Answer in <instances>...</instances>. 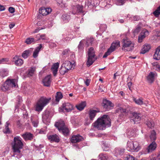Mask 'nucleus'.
<instances>
[{"label":"nucleus","mask_w":160,"mask_h":160,"mask_svg":"<svg viewBox=\"0 0 160 160\" xmlns=\"http://www.w3.org/2000/svg\"><path fill=\"white\" fill-rule=\"evenodd\" d=\"M93 126L98 130L104 129L106 127L111 126V119L108 115H104L93 123Z\"/></svg>","instance_id":"1"},{"label":"nucleus","mask_w":160,"mask_h":160,"mask_svg":"<svg viewBox=\"0 0 160 160\" xmlns=\"http://www.w3.org/2000/svg\"><path fill=\"white\" fill-rule=\"evenodd\" d=\"M12 146L13 152L20 153L23 146L21 138L19 136L14 137Z\"/></svg>","instance_id":"2"},{"label":"nucleus","mask_w":160,"mask_h":160,"mask_svg":"<svg viewBox=\"0 0 160 160\" xmlns=\"http://www.w3.org/2000/svg\"><path fill=\"white\" fill-rule=\"evenodd\" d=\"M16 80L15 79H8L1 87V89L3 91H6L11 89L12 88L16 86Z\"/></svg>","instance_id":"3"},{"label":"nucleus","mask_w":160,"mask_h":160,"mask_svg":"<svg viewBox=\"0 0 160 160\" xmlns=\"http://www.w3.org/2000/svg\"><path fill=\"white\" fill-rule=\"evenodd\" d=\"M88 59L87 62V65L89 67L92 64L96 58L95 57V51L93 48H91L88 51Z\"/></svg>","instance_id":"4"},{"label":"nucleus","mask_w":160,"mask_h":160,"mask_svg":"<svg viewBox=\"0 0 160 160\" xmlns=\"http://www.w3.org/2000/svg\"><path fill=\"white\" fill-rule=\"evenodd\" d=\"M72 63L68 61H65L62 65V67L59 70L60 73L62 75H64L65 73L68 72L70 70L72 67Z\"/></svg>","instance_id":"5"},{"label":"nucleus","mask_w":160,"mask_h":160,"mask_svg":"<svg viewBox=\"0 0 160 160\" xmlns=\"http://www.w3.org/2000/svg\"><path fill=\"white\" fill-rule=\"evenodd\" d=\"M122 43V50L125 52L130 51L133 49L134 44L130 41L123 39Z\"/></svg>","instance_id":"6"},{"label":"nucleus","mask_w":160,"mask_h":160,"mask_svg":"<svg viewBox=\"0 0 160 160\" xmlns=\"http://www.w3.org/2000/svg\"><path fill=\"white\" fill-rule=\"evenodd\" d=\"M120 46V42H113L111 44L110 47L108 49L107 51L105 53L103 58H106L107 56L113 52L116 48L119 47Z\"/></svg>","instance_id":"7"},{"label":"nucleus","mask_w":160,"mask_h":160,"mask_svg":"<svg viewBox=\"0 0 160 160\" xmlns=\"http://www.w3.org/2000/svg\"><path fill=\"white\" fill-rule=\"evenodd\" d=\"M74 108V106L70 103H64L60 108V111L64 112H69L73 110Z\"/></svg>","instance_id":"8"},{"label":"nucleus","mask_w":160,"mask_h":160,"mask_svg":"<svg viewBox=\"0 0 160 160\" xmlns=\"http://www.w3.org/2000/svg\"><path fill=\"white\" fill-rule=\"evenodd\" d=\"M102 106L105 111H108L114 107V105L110 101L104 99L103 100Z\"/></svg>","instance_id":"9"},{"label":"nucleus","mask_w":160,"mask_h":160,"mask_svg":"<svg viewBox=\"0 0 160 160\" xmlns=\"http://www.w3.org/2000/svg\"><path fill=\"white\" fill-rule=\"evenodd\" d=\"M132 116L130 118V121L131 122H133L135 124L136 122L139 121L142 117V115L139 113L136 112H133Z\"/></svg>","instance_id":"10"},{"label":"nucleus","mask_w":160,"mask_h":160,"mask_svg":"<svg viewBox=\"0 0 160 160\" xmlns=\"http://www.w3.org/2000/svg\"><path fill=\"white\" fill-rule=\"evenodd\" d=\"M83 7L82 5H77L72 8V13L73 14H78L83 13Z\"/></svg>","instance_id":"11"},{"label":"nucleus","mask_w":160,"mask_h":160,"mask_svg":"<svg viewBox=\"0 0 160 160\" xmlns=\"http://www.w3.org/2000/svg\"><path fill=\"white\" fill-rule=\"evenodd\" d=\"M51 98H47L44 97H41V111L43 108L49 103Z\"/></svg>","instance_id":"12"},{"label":"nucleus","mask_w":160,"mask_h":160,"mask_svg":"<svg viewBox=\"0 0 160 160\" xmlns=\"http://www.w3.org/2000/svg\"><path fill=\"white\" fill-rule=\"evenodd\" d=\"M51 76L48 75L45 77L42 80V82L44 86L47 87L50 86L51 82Z\"/></svg>","instance_id":"13"},{"label":"nucleus","mask_w":160,"mask_h":160,"mask_svg":"<svg viewBox=\"0 0 160 160\" xmlns=\"http://www.w3.org/2000/svg\"><path fill=\"white\" fill-rule=\"evenodd\" d=\"M83 139V137L79 134L73 135L71 138V141L72 143L79 142Z\"/></svg>","instance_id":"14"},{"label":"nucleus","mask_w":160,"mask_h":160,"mask_svg":"<svg viewBox=\"0 0 160 160\" xmlns=\"http://www.w3.org/2000/svg\"><path fill=\"white\" fill-rule=\"evenodd\" d=\"M52 9L50 8H41V14L43 16H46L50 14L52 12Z\"/></svg>","instance_id":"15"},{"label":"nucleus","mask_w":160,"mask_h":160,"mask_svg":"<svg viewBox=\"0 0 160 160\" xmlns=\"http://www.w3.org/2000/svg\"><path fill=\"white\" fill-rule=\"evenodd\" d=\"M13 61L14 62L15 64L18 66H21L23 63V60L19 58L17 56L13 58Z\"/></svg>","instance_id":"16"},{"label":"nucleus","mask_w":160,"mask_h":160,"mask_svg":"<svg viewBox=\"0 0 160 160\" xmlns=\"http://www.w3.org/2000/svg\"><path fill=\"white\" fill-rule=\"evenodd\" d=\"M21 136L25 141L31 140L33 138V135L30 132H26L22 134Z\"/></svg>","instance_id":"17"},{"label":"nucleus","mask_w":160,"mask_h":160,"mask_svg":"<svg viewBox=\"0 0 160 160\" xmlns=\"http://www.w3.org/2000/svg\"><path fill=\"white\" fill-rule=\"evenodd\" d=\"M48 138L51 142H59V138L56 134L50 135L48 137Z\"/></svg>","instance_id":"18"},{"label":"nucleus","mask_w":160,"mask_h":160,"mask_svg":"<svg viewBox=\"0 0 160 160\" xmlns=\"http://www.w3.org/2000/svg\"><path fill=\"white\" fill-rule=\"evenodd\" d=\"M55 126L58 128L59 131L60 130V129H62L66 126L64 121L62 120H59L58 122H56Z\"/></svg>","instance_id":"19"},{"label":"nucleus","mask_w":160,"mask_h":160,"mask_svg":"<svg viewBox=\"0 0 160 160\" xmlns=\"http://www.w3.org/2000/svg\"><path fill=\"white\" fill-rule=\"evenodd\" d=\"M35 70V67H31L28 69L27 71L25 73V76L26 77H30L32 76Z\"/></svg>","instance_id":"20"},{"label":"nucleus","mask_w":160,"mask_h":160,"mask_svg":"<svg viewBox=\"0 0 160 160\" xmlns=\"http://www.w3.org/2000/svg\"><path fill=\"white\" fill-rule=\"evenodd\" d=\"M157 145L156 143L154 141L152 142L149 146L148 148V152H152L156 148Z\"/></svg>","instance_id":"21"},{"label":"nucleus","mask_w":160,"mask_h":160,"mask_svg":"<svg viewBox=\"0 0 160 160\" xmlns=\"http://www.w3.org/2000/svg\"><path fill=\"white\" fill-rule=\"evenodd\" d=\"M59 66V63L58 62H57L54 63L51 68L52 70L54 76H56L57 75Z\"/></svg>","instance_id":"22"},{"label":"nucleus","mask_w":160,"mask_h":160,"mask_svg":"<svg viewBox=\"0 0 160 160\" xmlns=\"http://www.w3.org/2000/svg\"><path fill=\"white\" fill-rule=\"evenodd\" d=\"M98 112L97 111L94 110H90L88 112L89 116L91 120H93V118L96 116L97 113Z\"/></svg>","instance_id":"23"},{"label":"nucleus","mask_w":160,"mask_h":160,"mask_svg":"<svg viewBox=\"0 0 160 160\" xmlns=\"http://www.w3.org/2000/svg\"><path fill=\"white\" fill-rule=\"evenodd\" d=\"M153 58L157 60H160V46L156 49L153 55Z\"/></svg>","instance_id":"24"},{"label":"nucleus","mask_w":160,"mask_h":160,"mask_svg":"<svg viewBox=\"0 0 160 160\" xmlns=\"http://www.w3.org/2000/svg\"><path fill=\"white\" fill-rule=\"evenodd\" d=\"M8 71L6 69L1 68L0 69V76L2 78H4L8 76Z\"/></svg>","instance_id":"25"},{"label":"nucleus","mask_w":160,"mask_h":160,"mask_svg":"<svg viewBox=\"0 0 160 160\" xmlns=\"http://www.w3.org/2000/svg\"><path fill=\"white\" fill-rule=\"evenodd\" d=\"M151 48V47L149 44H145L143 46V48L141 49L140 53L144 54L148 52Z\"/></svg>","instance_id":"26"},{"label":"nucleus","mask_w":160,"mask_h":160,"mask_svg":"<svg viewBox=\"0 0 160 160\" xmlns=\"http://www.w3.org/2000/svg\"><path fill=\"white\" fill-rule=\"evenodd\" d=\"M32 54V52L30 49L26 50L22 52V56L24 58L26 59L28 58Z\"/></svg>","instance_id":"27"},{"label":"nucleus","mask_w":160,"mask_h":160,"mask_svg":"<svg viewBox=\"0 0 160 160\" xmlns=\"http://www.w3.org/2000/svg\"><path fill=\"white\" fill-rule=\"evenodd\" d=\"M155 74L152 72H151L147 77V80L149 82L152 83L154 80Z\"/></svg>","instance_id":"28"},{"label":"nucleus","mask_w":160,"mask_h":160,"mask_svg":"<svg viewBox=\"0 0 160 160\" xmlns=\"http://www.w3.org/2000/svg\"><path fill=\"white\" fill-rule=\"evenodd\" d=\"M148 34V32L146 30L143 33H142L138 36V41L139 42H141L142 41V39L144 38Z\"/></svg>","instance_id":"29"},{"label":"nucleus","mask_w":160,"mask_h":160,"mask_svg":"<svg viewBox=\"0 0 160 160\" xmlns=\"http://www.w3.org/2000/svg\"><path fill=\"white\" fill-rule=\"evenodd\" d=\"M49 111L47 110H45L42 115V121L45 123L47 121L49 116Z\"/></svg>","instance_id":"30"},{"label":"nucleus","mask_w":160,"mask_h":160,"mask_svg":"<svg viewBox=\"0 0 160 160\" xmlns=\"http://www.w3.org/2000/svg\"><path fill=\"white\" fill-rule=\"evenodd\" d=\"M86 106V102H83L76 105V107L78 110L81 111L84 109Z\"/></svg>","instance_id":"31"},{"label":"nucleus","mask_w":160,"mask_h":160,"mask_svg":"<svg viewBox=\"0 0 160 160\" xmlns=\"http://www.w3.org/2000/svg\"><path fill=\"white\" fill-rule=\"evenodd\" d=\"M60 132H62L64 136H67L69 134V131L68 128L66 126L62 129H60Z\"/></svg>","instance_id":"32"},{"label":"nucleus","mask_w":160,"mask_h":160,"mask_svg":"<svg viewBox=\"0 0 160 160\" xmlns=\"http://www.w3.org/2000/svg\"><path fill=\"white\" fill-rule=\"evenodd\" d=\"M134 145V142L132 141H130L128 142L127 143V146L128 147L127 148V149L128 151H133V148H134V147L133 146Z\"/></svg>","instance_id":"33"},{"label":"nucleus","mask_w":160,"mask_h":160,"mask_svg":"<svg viewBox=\"0 0 160 160\" xmlns=\"http://www.w3.org/2000/svg\"><path fill=\"white\" fill-rule=\"evenodd\" d=\"M62 95L61 92H57L55 96V101L57 102H58L60 99L62 98Z\"/></svg>","instance_id":"34"},{"label":"nucleus","mask_w":160,"mask_h":160,"mask_svg":"<svg viewBox=\"0 0 160 160\" xmlns=\"http://www.w3.org/2000/svg\"><path fill=\"white\" fill-rule=\"evenodd\" d=\"M62 18L63 21L68 22L70 19V17L68 14H64L62 15Z\"/></svg>","instance_id":"35"},{"label":"nucleus","mask_w":160,"mask_h":160,"mask_svg":"<svg viewBox=\"0 0 160 160\" xmlns=\"http://www.w3.org/2000/svg\"><path fill=\"white\" fill-rule=\"evenodd\" d=\"M145 124L150 128H152L154 127V124L152 120H148L145 122Z\"/></svg>","instance_id":"36"},{"label":"nucleus","mask_w":160,"mask_h":160,"mask_svg":"<svg viewBox=\"0 0 160 160\" xmlns=\"http://www.w3.org/2000/svg\"><path fill=\"white\" fill-rule=\"evenodd\" d=\"M133 145V146L134 147L133 151L137 152L140 149V146L138 143L137 142H134Z\"/></svg>","instance_id":"37"},{"label":"nucleus","mask_w":160,"mask_h":160,"mask_svg":"<svg viewBox=\"0 0 160 160\" xmlns=\"http://www.w3.org/2000/svg\"><path fill=\"white\" fill-rule=\"evenodd\" d=\"M9 123L8 122L6 123V125H5V128L3 130V132L4 133L9 134L10 133V130L8 127Z\"/></svg>","instance_id":"38"},{"label":"nucleus","mask_w":160,"mask_h":160,"mask_svg":"<svg viewBox=\"0 0 160 160\" xmlns=\"http://www.w3.org/2000/svg\"><path fill=\"white\" fill-rule=\"evenodd\" d=\"M150 160H160V153L151 155L150 157Z\"/></svg>","instance_id":"39"},{"label":"nucleus","mask_w":160,"mask_h":160,"mask_svg":"<svg viewBox=\"0 0 160 160\" xmlns=\"http://www.w3.org/2000/svg\"><path fill=\"white\" fill-rule=\"evenodd\" d=\"M94 39L93 38H88L87 39L86 45V47H88L89 46V45L90 44L92 45L94 41Z\"/></svg>","instance_id":"40"},{"label":"nucleus","mask_w":160,"mask_h":160,"mask_svg":"<svg viewBox=\"0 0 160 160\" xmlns=\"http://www.w3.org/2000/svg\"><path fill=\"white\" fill-rule=\"evenodd\" d=\"M150 138L151 140L154 141L156 139V132L154 130L151 132Z\"/></svg>","instance_id":"41"},{"label":"nucleus","mask_w":160,"mask_h":160,"mask_svg":"<svg viewBox=\"0 0 160 160\" xmlns=\"http://www.w3.org/2000/svg\"><path fill=\"white\" fill-rule=\"evenodd\" d=\"M40 50V45L33 52V56L34 58H36L38 56L39 51Z\"/></svg>","instance_id":"42"},{"label":"nucleus","mask_w":160,"mask_h":160,"mask_svg":"<svg viewBox=\"0 0 160 160\" xmlns=\"http://www.w3.org/2000/svg\"><path fill=\"white\" fill-rule=\"evenodd\" d=\"M153 14L156 17H158L160 14V6L153 12Z\"/></svg>","instance_id":"43"},{"label":"nucleus","mask_w":160,"mask_h":160,"mask_svg":"<svg viewBox=\"0 0 160 160\" xmlns=\"http://www.w3.org/2000/svg\"><path fill=\"white\" fill-rule=\"evenodd\" d=\"M34 42L35 40L34 38H29L26 39L25 42L28 44H29Z\"/></svg>","instance_id":"44"},{"label":"nucleus","mask_w":160,"mask_h":160,"mask_svg":"<svg viewBox=\"0 0 160 160\" xmlns=\"http://www.w3.org/2000/svg\"><path fill=\"white\" fill-rule=\"evenodd\" d=\"M133 100L138 105H142L143 103V101L140 99H137L136 98H134Z\"/></svg>","instance_id":"45"},{"label":"nucleus","mask_w":160,"mask_h":160,"mask_svg":"<svg viewBox=\"0 0 160 160\" xmlns=\"http://www.w3.org/2000/svg\"><path fill=\"white\" fill-rule=\"evenodd\" d=\"M99 156L101 160H107L108 158V156L106 154L102 153L100 154Z\"/></svg>","instance_id":"46"},{"label":"nucleus","mask_w":160,"mask_h":160,"mask_svg":"<svg viewBox=\"0 0 160 160\" xmlns=\"http://www.w3.org/2000/svg\"><path fill=\"white\" fill-rule=\"evenodd\" d=\"M35 110L38 112L40 111V99L38 100L35 107Z\"/></svg>","instance_id":"47"},{"label":"nucleus","mask_w":160,"mask_h":160,"mask_svg":"<svg viewBox=\"0 0 160 160\" xmlns=\"http://www.w3.org/2000/svg\"><path fill=\"white\" fill-rule=\"evenodd\" d=\"M125 2V0H116V3L118 5H121Z\"/></svg>","instance_id":"48"},{"label":"nucleus","mask_w":160,"mask_h":160,"mask_svg":"<svg viewBox=\"0 0 160 160\" xmlns=\"http://www.w3.org/2000/svg\"><path fill=\"white\" fill-rule=\"evenodd\" d=\"M103 147H104V148L103 149L104 151H107L109 149V146L106 142L103 143Z\"/></svg>","instance_id":"49"},{"label":"nucleus","mask_w":160,"mask_h":160,"mask_svg":"<svg viewBox=\"0 0 160 160\" xmlns=\"http://www.w3.org/2000/svg\"><path fill=\"white\" fill-rule=\"evenodd\" d=\"M14 153L12 156V157H14L17 158L19 159L22 156L21 152L20 153H18L14 152Z\"/></svg>","instance_id":"50"},{"label":"nucleus","mask_w":160,"mask_h":160,"mask_svg":"<svg viewBox=\"0 0 160 160\" xmlns=\"http://www.w3.org/2000/svg\"><path fill=\"white\" fill-rule=\"evenodd\" d=\"M107 26L105 24L101 25L100 26V29L102 31H105L106 29Z\"/></svg>","instance_id":"51"},{"label":"nucleus","mask_w":160,"mask_h":160,"mask_svg":"<svg viewBox=\"0 0 160 160\" xmlns=\"http://www.w3.org/2000/svg\"><path fill=\"white\" fill-rule=\"evenodd\" d=\"M133 19L134 21H138L141 19V18L139 16L135 15L133 17Z\"/></svg>","instance_id":"52"},{"label":"nucleus","mask_w":160,"mask_h":160,"mask_svg":"<svg viewBox=\"0 0 160 160\" xmlns=\"http://www.w3.org/2000/svg\"><path fill=\"white\" fill-rule=\"evenodd\" d=\"M120 112L121 113H126L128 112V110L126 108H123L120 107Z\"/></svg>","instance_id":"53"},{"label":"nucleus","mask_w":160,"mask_h":160,"mask_svg":"<svg viewBox=\"0 0 160 160\" xmlns=\"http://www.w3.org/2000/svg\"><path fill=\"white\" fill-rule=\"evenodd\" d=\"M83 43L82 42V41H80L78 47V49H82L83 48Z\"/></svg>","instance_id":"54"},{"label":"nucleus","mask_w":160,"mask_h":160,"mask_svg":"<svg viewBox=\"0 0 160 160\" xmlns=\"http://www.w3.org/2000/svg\"><path fill=\"white\" fill-rule=\"evenodd\" d=\"M32 124L34 127H37L39 123V121L38 120L34 121L32 122Z\"/></svg>","instance_id":"55"},{"label":"nucleus","mask_w":160,"mask_h":160,"mask_svg":"<svg viewBox=\"0 0 160 160\" xmlns=\"http://www.w3.org/2000/svg\"><path fill=\"white\" fill-rule=\"evenodd\" d=\"M154 66L155 67L156 70L160 71V65L157 64H156V65H154Z\"/></svg>","instance_id":"56"},{"label":"nucleus","mask_w":160,"mask_h":160,"mask_svg":"<svg viewBox=\"0 0 160 160\" xmlns=\"http://www.w3.org/2000/svg\"><path fill=\"white\" fill-rule=\"evenodd\" d=\"M127 160H135L134 158L132 155H129L127 157Z\"/></svg>","instance_id":"57"},{"label":"nucleus","mask_w":160,"mask_h":160,"mask_svg":"<svg viewBox=\"0 0 160 160\" xmlns=\"http://www.w3.org/2000/svg\"><path fill=\"white\" fill-rule=\"evenodd\" d=\"M8 11L11 13H13L15 12V9L14 8L10 7L8 8Z\"/></svg>","instance_id":"58"},{"label":"nucleus","mask_w":160,"mask_h":160,"mask_svg":"<svg viewBox=\"0 0 160 160\" xmlns=\"http://www.w3.org/2000/svg\"><path fill=\"white\" fill-rule=\"evenodd\" d=\"M7 61H8V60H7V59L6 58H3L1 59H0V64L4 63Z\"/></svg>","instance_id":"59"},{"label":"nucleus","mask_w":160,"mask_h":160,"mask_svg":"<svg viewBox=\"0 0 160 160\" xmlns=\"http://www.w3.org/2000/svg\"><path fill=\"white\" fill-rule=\"evenodd\" d=\"M69 51L70 50L69 49H65L63 52L62 54L63 55L67 54Z\"/></svg>","instance_id":"60"},{"label":"nucleus","mask_w":160,"mask_h":160,"mask_svg":"<svg viewBox=\"0 0 160 160\" xmlns=\"http://www.w3.org/2000/svg\"><path fill=\"white\" fill-rule=\"evenodd\" d=\"M41 2L42 3L41 4L43 6L46 5L47 3L46 0H41Z\"/></svg>","instance_id":"61"},{"label":"nucleus","mask_w":160,"mask_h":160,"mask_svg":"<svg viewBox=\"0 0 160 160\" xmlns=\"http://www.w3.org/2000/svg\"><path fill=\"white\" fill-rule=\"evenodd\" d=\"M132 82L131 81H129L128 82L127 85L130 90L131 87L132 85Z\"/></svg>","instance_id":"62"},{"label":"nucleus","mask_w":160,"mask_h":160,"mask_svg":"<svg viewBox=\"0 0 160 160\" xmlns=\"http://www.w3.org/2000/svg\"><path fill=\"white\" fill-rule=\"evenodd\" d=\"M90 82V80L88 79H87L86 81H85V83L87 86H89V83Z\"/></svg>","instance_id":"63"},{"label":"nucleus","mask_w":160,"mask_h":160,"mask_svg":"<svg viewBox=\"0 0 160 160\" xmlns=\"http://www.w3.org/2000/svg\"><path fill=\"white\" fill-rule=\"evenodd\" d=\"M140 27H138L135 30V32L138 33L140 31Z\"/></svg>","instance_id":"64"}]
</instances>
